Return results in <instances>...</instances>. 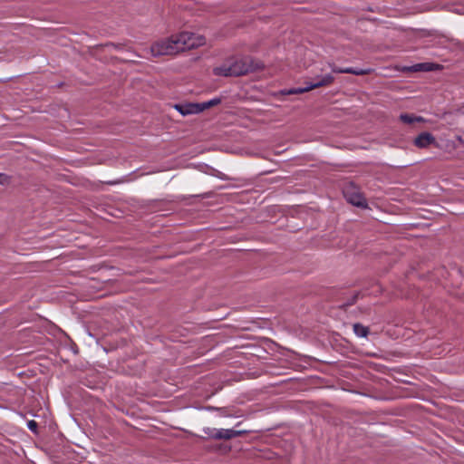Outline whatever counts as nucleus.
Masks as SVG:
<instances>
[{"mask_svg":"<svg viewBox=\"0 0 464 464\" xmlns=\"http://www.w3.org/2000/svg\"><path fill=\"white\" fill-rule=\"evenodd\" d=\"M205 43L206 40L203 35L182 32L154 43L150 47V52L153 56L174 55L186 50L202 46Z\"/></svg>","mask_w":464,"mask_h":464,"instance_id":"obj_1","label":"nucleus"},{"mask_svg":"<svg viewBox=\"0 0 464 464\" xmlns=\"http://www.w3.org/2000/svg\"><path fill=\"white\" fill-rule=\"evenodd\" d=\"M258 68V64L251 57L230 58L220 66L215 67L213 72L218 76L237 77L254 72Z\"/></svg>","mask_w":464,"mask_h":464,"instance_id":"obj_2","label":"nucleus"},{"mask_svg":"<svg viewBox=\"0 0 464 464\" xmlns=\"http://www.w3.org/2000/svg\"><path fill=\"white\" fill-rule=\"evenodd\" d=\"M249 430H234V429H211L205 428L203 430V433L205 436L202 438L207 440H229L242 435L247 434Z\"/></svg>","mask_w":464,"mask_h":464,"instance_id":"obj_3","label":"nucleus"},{"mask_svg":"<svg viewBox=\"0 0 464 464\" xmlns=\"http://www.w3.org/2000/svg\"><path fill=\"white\" fill-rule=\"evenodd\" d=\"M343 194L346 200L353 206L366 208V199L361 193L360 188L353 182L345 184L343 188Z\"/></svg>","mask_w":464,"mask_h":464,"instance_id":"obj_4","label":"nucleus"},{"mask_svg":"<svg viewBox=\"0 0 464 464\" xmlns=\"http://www.w3.org/2000/svg\"><path fill=\"white\" fill-rule=\"evenodd\" d=\"M334 82V77L331 74H326L322 77L319 81L308 84L304 88H293L288 90H283L280 92L282 95H290V94H301L312 91L316 88L325 87L331 85Z\"/></svg>","mask_w":464,"mask_h":464,"instance_id":"obj_5","label":"nucleus"},{"mask_svg":"<svg viewBox=\"0 0 464 464\" xmlns=\"http://www.w3.org/2000/svg\"><path fill=\"white\" fill-rule=\"evenodd\" d=\"M413 144L419 149H427L430 145L438 147L435 137L430 132H421L414 140Z\"/></svg>","mask_w":464,"mask_h":464,"instance_id":"obj_6","label":"nucleus"},{"mask_svg":"<svg viewBox=\"0 0 464 464\" xmlns=\"http://www.w3.org/2000/svg\"><path fill=\"white\" fill-rule=\"evenodd\" d=\"M329 67L331 68L333 72L335 73H351L354 75H366L370 74L373 72V69L367 68V69H353L351 67L347 68H341L336 66L334 63H329Z\"/></svg>","mask_w":464,"mask_h":464,"instance_id":"obj_7","label":"nucleus"},{"mask_svg":"<svg viewBox=\"0 0 464 464\" xmlns=\"http://www.w3.org/2000/svg\"><path fill=\"white\" fill-rule=\"evenodd\" d=\"M198 103H179L175 104L174 108L183 116L189 114H196L200 112V109H198Z\"/></svg>","mask_w":464,"mask_h":464,"instance_id":"obj_8","label":"nucleus"},{"mask_svg":"<svg viewBox=\"0 0 464 464\" xmlns=\"http://www.w3.org/2000/svg\"><path fill=\"white\" fill-rule=\"evenodd\" d=\"M440 68V65L431 63H417L410 67H405V72H431Z\"/></svg>","mask_w":464,"mask_h":464,"instance_id":"obj_9","label":"nucleus"},{"mask_svg":"<svg viewBox=\"0 0 464 464\" xmlns=\"http://www.w3.org/2000/svg\"><path fill=\"white\" fill-rule=\"evenodd\" d=\"M400 120L405 124H412L414 122H424L425 120L420 116L403 113L400 115Z\"/></svg>","mask_w":464,"mask_h":464,"instance_id":"obj_10","label":"nucleus"},{"mask_svg":"<svg viewBox=\"0 0 464 464\" xmlns=\"http://www.w3.org/2000/svg\"><path fill=\"white\" fill-rule=\"evenodd\" d=\"M353 331L360 337H366L369 334V328L359 323L353 324Z\"/></svg>","mask_w":464,"mask_h":464,"instance_id":"obj_11","label":"nucleus"},{"mask_svg":"<svg viewBox=\"0 0 464 464\" xmlns=\"http://www.w3.org/2000/svg\"><path fill=\"white\" fill-rule=\"evenodd\" d=\"M221 102L220 98H215L208 102L198 103V109H200V112L203 111L206 109L211 108L213 106H216Z\"/></svg>","mask_w":464,"mask_h":464,"instance_id":"obj_12","label":"nucleus"},{"mask_svg":"<svg viewBox=\"0 0 464 464\" xmlns=\"http://www.w3.org/2000/svg\"><path fill=\"white\" fill-rule=\"evenodd\" d=\"M358 295H359L358 293L354 294V295L351 297V299H349V301H348V302L344 303V304L342 305V307H346V306H349V305L353 304L356 302L357 298H358Z\"/></svg>","mask_w":464,"mask_h":464,"instance_id":"obj_13","label":"nucleus"},{"mask_svg":"<svg viewBox=\"0 0 464 464\" xmlns=\"http://www.w3.org/2000/svg\"><path fill=\"white\" fill-rule=\"evenodd\" d=\"M9 182H10V177L5 174L0 173V184L6 185V184H9Z\"/></svg>","mask_w":464,"mask_h":464,"instance_id":"obj_14","label":"nucleus"},{"mask_svg":"<svg viewBox=\"0 0 464 464\" xmlns=\"http://www.w3.org/2000/svg\"><path fill=\"white\" fill-rule=\"evenodd\" d=\"M104 46H112V47H114L116 49H121V48H122L123 45L121 44H112V43H108V44H105L103 45H98V46H96V48L100 49V48H102Z\"/></svg>","mask_w":464,"mask_h":464,"instance_id":"obj_15","label":"nucleus"},{"mask_svg":"<svg viewBox=\"0 0 464 464\" xmlns=\"http://www.w3.org/2000/svg\"><path fill=\"white\" fill-rule=\"evenodd\" d=\"M28 428L31 430L34 431L36 430V428H37V423L34 420H30V421H28Z\"/></svg>","mask_w":464,"mask_h":464,"instance_id":"obj_16","label":"nucleus"},{"mask_svg":"<svg viewBox=\"0 0 464 464\" xmlns=\"http://www.w3.org/2000/svg\"><path fill=\"white\" fill-rule=\"evenodd\" d=\"M463 109H464V105L460 109H459L457 111L464 114Z\"/></svg>","mask_w":464,"mask_h":464,"instance_id":"obj_17","label":"nucleus"},{"mask_svg":"<svg viewBox=\"0 0 464 464\" xmlns=\"http://www.w3.org/2000/svg\"><path fill=\"white\" fill-rule=\"evenodd\" d=\"M240 425H241V422H238V423L236 425V427H237V428H238Z\"/></svg>","mask_w":464,"mask_h":464,"instance_id":"obj_18","label":"nucleus"}]
</instances>
